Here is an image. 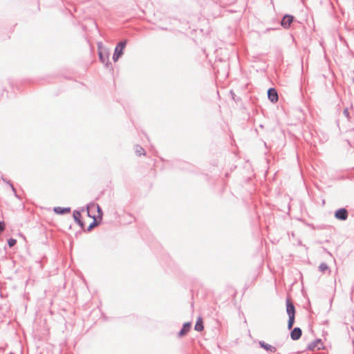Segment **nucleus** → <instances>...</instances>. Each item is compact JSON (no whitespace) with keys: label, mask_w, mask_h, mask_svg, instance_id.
<instances>
[{"label":"nucleus","mask_w":354,"mask_h":354,"mask_svg":"<svg viewBox=\"0 0 354 354\" xmlns=\"http://www.w3.org/2000/svg\"><path fill=\"white\" fill-rule=\"evenodd\" d=\"M302 334V331L300 328H295L290 333V337L293 340L299 339Z\"/></svg>","instance_id":"obj_5"},{"label":"nucleus","mask_w":354,"mask_h":354,"mask_svg":"<svg viewBox=\"0 0 354 354\" xmlns=\"http://www.w3.org/2000/svg\"><path fill=\"white\" fill-rule=\"evenodd\" d=\"M126 41L120 42L115 48L114 54L113 55V59L114 62H117L119 57L123 54V50L126 46Z\"/></svg>","instance_id":"obj_1"},{"label":"nucleus","mask_w":354,"mask_h":354,"mask_svg":"<svg viewBox=\"0 0 354 354\" xmlns=\"http://www.w3.org/2000/svg\"><path fill=\"white\" fill-rule=\"evenodd\" d=\"M99 57H100V59L101 60L102 62L106 63L108 62V59H109L108 55L104 56L102 52H100Z\"/></svg>","instance_id":"obj_13"},{"label":"nucleus","mask_w":354,"mask_h":354,"mask_svg":"<svg viewBox=\"0 0 354 354\" xmlns=\"http://www.w3.org/2000/svg\"><path fill=\"white\" fill-rule=\"evenodd\" d=\"M95 221H96V220L95 219ZM96 225V221H95L93 224H91V225H90L89 229L92 228V227H93L94 225Z\"/></svg>","instance_id":"obj_21"},{"label":"nucleus","mask_w":354,"mask_h":354,"mask_svg":"<svg viewBox=\"0 0 354 354\" xmlns=\"http://www.w3.org/2000/svg\"><path fill=\"white\" fill-rule=\"evenodd\" d=\"M94 207L97 209L98 213L100 214L99 217H100V218H101L102 214V212H101V209H100V207L98 205H97L96 207Z\"/></svg>","instance_id":"obj_19"},{"label":"nucleus","mask_w":354,"mask_h":354,"mask_svg":"<svg viewBox=\"0 0 354 354\" xmlns=\"http://www.w3.org/2000/svg\"><path fill=\"white\" fill-rule=\"evenodd\" d=\"M8 243L10 247H12L15 245L16 243V240L14 239H10L8 241Z\"/></svg>","instance_id":"obj_17"},{"label":"nucleus","mask_w":354,"mask_h":354,"mask_svg":"<svg viewBox=\"0 0 354 354\" xmlns=\"http://www.w3.org/2000/svg\"><path fill=\"white\" fill-rule=\"evenodd\" d=\"M322 346V342L321 339H317L314 342L310 344L308 346V348L309 350H312L313 351V350H314L315 348L320 349Z\"/></svg>","instance_id":"obj_7"},{"label":"nucleus","mask_w":354,"mask_h":354,"mask_svg":"<svg viewBox=\"0 0 354 354\" xmlns=\"http://www.w3.org/2000/svg\"><path fill=\"white\" fill-rule=\"evenodd\" d=\"M136 153H137L138 156H140L142 154L144 155L145 154V150L142 147H137Z\"/></svg>","instance_id":"obj_16"},{"label":"nucleus","mask_w":354,"mask_h":354,"mask_svg":"<svg viewBox=\"0 0 354 354\" xmlns=\"http://www.w3.org/2000/svg\"><path fill=\"white\" fill-rule=\"evenodd\" d=\"M268 99L272 102H276L278 100V94L274 88H269L268 91Z\"/></svg>","instance_id":"obj_4"},{"label":"nucleus","mask_w":354,"mask_h":354,"mask_svg":"<svg viewBox=\"0 0 354 354\" xmlns=\"http://www.w3.org/2000/svg\"><path fill=\"white\" fill-rule=\"evenodd\" d=\"M294 323H295V316L289 317V320L288 322V328L291 329L293 326Z\"/></svg>","instance_id":"obj_14"},{"label":"nucleus","mask_w":354,"mask_h":354,"mask_svg":"<svg viewBox=\"0 0 354 354\" xmlns=\"http://www.w3.org/2000/svg\"><path fill=\"white\" fill-rule=\"evenodd\" d=\"M71 211L70 208H62L60 207H57L54 208V212L57 214H66L69 213Z\"/></svg>","instance_id":"obj_11"},{"label":"nucleus","mask_w":354,"mask_h":354,"mask_svg":"<svg viewBox=\"0 0 354 354\" xmlns=\"http://www.w3.org/2000/svg\"><path fill=\"white\" fill-rule=\"evenodd\" d=\"M335 216L339 220H346L348 217V212L346 209L342 208L335 212Z\"/></svg>","instance_id":"obj_3"},{"label":"nucleus","mask_w":354,"mask_h":354,"mask_svg":"<svg viewBox=\"0 0 354 354\" xmlns=\"http://www.w3.org/2000/svg\"><path fill=\"white\" fill-rule=\"evenodd\" d=\"M319 269L322 272H324L328 270V266L326 263H322L319 265Z\"/></svg>","instance_id":"obj_15"},{"label":"nucleus","mask_w":354,"mask_h":354,"mask_svg":"<svg viewBox=\"0 0 354 354\" xmlns=\"http://www.w3.org/2000/svg\"><path fill=\"white\" fill-rule=\"evenodd\" d=\"M194 328L197 331H202L203 330V322L201 317L198 318Z\"/></svg>","instance_id":"obj_9"},{"label":"nucleus","mask_w":354,"mask_h":354,"mask_svg":"<svg viewBox=\"0 0 354 354\" xmlns=\"http://www.w3.org/2000/svg\"><path fill=\"white\" fill-rule=\"evenodd\" d=\"M286 312L288 317L295 316V308L290 299H286Z\"/></svg>","instance_id":"obj_2"},{"label":"nucleus","mask_w":354,"mask_h":354,"mask_svg":"<svg viewBox=\"0 0 354 354\" xmlns=\"http://www.w3.org/2000/svg\"><path fill=\"white\" fill-rule=\"evenodd\" d=\"M5 229V223L3 222H0V232L3 231Z\"/></svg>","instance_id":"obj_18"},{"label":"nucleus","mask_w":354,"mask_h":354,"mask_svg":"<svg viewBox=\"0 0 354 354\" xmlns=\"http://www.w3.org/2000/svg\"><path fill=\"white\" fill-rule=\"evenodd\" d=\"M293 20V17L291 15H286L283 17L282 21H281V26L287 28L290 26V24L292 23Z\"/></svg>","instance_id":"obj_6"},{"label":"nucleus","mask_w":354,"mask_h":354,"mask_svg":"<svg viewBox=\"0 0 354 354\" xmlns=\"http://www.w3.org/2000/svg\"><path fill=\"white\" fill-rule=\"evenodd\" d=\"M190 328H191V324L189 322L185 323L183 325V327L181 329V330L179 332L178 336L179 337L184 336L185 334H187L189 331Z\"/></svg>","instance_id":"obj_8"},{"label":"nucleus","mask_w":354,"mask_h":354,"mask_svg":"<svg viewBox=\"0 0 354 354\" xmlns=\"http://www.w3.org/2000/svg\"><path fill=\"white\" fill-rule=\"evenodd\" d=\"M81 214L75 211L73 212V218L77 221V223L81 226L83 227V223L80 221Z\"/></svg>","instance_id":"obj_12"},{"label":"nucleus","mask_w":354,"mask_h":354,"mask_svg":"<svg viewBox=\"0 0 354 354\" xmlns=\"http://www.w3.org/2000/svg\"><path fill=\"white\" fill-rule=\"evenodd\" d=\"M344 114L346 117H348V109H344Z\"/></svg>","instance_id":"obj_20"},{"label":"nucleus","mask_w":354,"mask_h":354,"mask_svg":"<svg viewBox=\"0 0 354 354\" xmlns=\"http://www.w3.org/2000/svg\"><path fill=\"white\" fill-rule=\"evenodd\" d=\"M262 348H263L264 349L267 350V351H270L271 352H275L276 351V348L274 347L272 345H270V344H266L265 342H259Z\"/></svg>","instance_id":"obj_10"}]
</instances>
